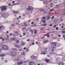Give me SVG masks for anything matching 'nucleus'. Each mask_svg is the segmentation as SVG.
<instances>
[{"instance_id":"obj_1","label":"nucleus","mask_w":65,"mask_h":65,"mask_svg":"<svg viewBox=\"0 0 65 65\" xmlns=\"http://www.w3.org/2000/svg\"><path fill=\"white\" fill-rule=\"evenodd\" d=\"M0 8L1 9V11H4L5 10H7L6 7V6L1 7Z\"/></svg>"},{"instance_id":"obj_2","label":"nucleus","mask_w":65,"mask_h":65,"mask_svg":"<svg viewBox=\"0 0 65 65\" xmlns=\"http://www.w3.org/2000/svg\"><path fill=\"white\" fill-rule=\"evenodd\" d=\"M2 49L4 50H7L8 49V47L5 45H4L2 47Z\"/></svg>"},{"instance_id":"obj_3","label":"nucleus","mask_w":65,"mask_h":65,"mask_svg":"<svg viewBox=\"0 0 65 65\" xmlns=\"http://www.w3.org/2000/svg\"><path fill=\"white\" fill-rule=\"evenodd\" d=\"M27 9L28 11H29V10L32 11V10L33 9V8L32 7L29 6L27 8Z\"/></svg>"},{"instance_id":"obj_4","label":"nucleus","mask_w":65,"mask_h":65,"mask_svg":"<svg viewBox=\"0 0 65 65\" xmlns=\"http://www.w3.org/2000/svg\"><path fill=\"white\" fill-rule=\"evenodd\" d=\"M47 49V48H45V49L44 51H43L41 53V55H42V54H43V55H45L46 54V52H47V50H46Z\"/></svg>"},{"instance_id":"obj_5","label":"nucleus","mask_w":65,"mask_h":65,"mask_svg":"<svg viewBox=\"0 0 65 65\" xmlns=\"http://www.w3.org/2000/svg\"><path fill=\"white\" fill-rule=\"evenodd\" d=\"M29 65H35V62H29L28 63Z\"/></svg>"},{"instance_id":"obj_6","label":"nucleus","mask_w":65,"mask_h":65,"mask_svg":"<svg viewBox=\"0 0 65 65\" xmlns=\"http://www.w3.org/2000/svg\"><path fill=\"white\" fill-rule=\"evenodd\" d=\"M15 54H16V53L15 52H14L12 53H11L10 54V55L12 56H14Z\"/></svg>"},{"instance_id":"obj_7","label":"nucleus","mask_w":65,"mask_h":65,"mask_svg":"<svg viewBox=\"0 0 65 65\" xmlns=\"http://www.w3.org/2000/svg\"><path fill=\"white\" fill-rule=\"evenodd\" d=\"M51 45H52L53 46H56V43H52L51 44Z\"/></svg>"},{"instance_id":"obj_8","label":"nucleus","mask_w":65,"mask_h":65,"mask_svg":"<svg viewBox=\"0 0 65 65\" xmlns=\"http://www.w3.org/2000/svg\"><path fill=\"white\" fill-rule=\"evenodd\" d=\"M37 58V57L34 56L33 55L31 56V59H36Z\"/></svg>"},{"instance_id":"obj_9","label":"nucleus","mask_w":65,"mask_h":65,"mask_svg":"<svg viewBox=\"0 0 65 65\" xmlns=\"http://www.w3.org/2000/svg\"><path fill=\"white\" fill-rule=\"evenodd\" d=\"M46 62L47 63H49V62H50V61L48 60V59L46 58L45 60Z\"/></svg>"},{"instance_id":"obj_10","label":"nucleus","mask_w":65,"mask_h":65,"mask_svg":"<svg viewBox=\"0 0 65 65\" xmlns=\"http://www.w3.org/2000/svg\"><path fill=\"white\" fill-rule=\"evenodd\" d=\"M47 2L46 1H43V3L44 4H47Z\"/></svg>"},{"instance_id":"obj_11","label":"nucleus","mask_w":65,"mask_h":65,"mask_svg":"<svg viewBox=\"0 0 65 65\" xmlns=\"http://www.w3.org/2000/svg\"><path fill=\"white\" fill-rule=\"evenodd\" d=\"M2 17H3L4 18H5L6 15H5V14H3L2 15Z\"/></svg>"},{"instance_id":"obj_12","label":"nucleus","mask_w":65,"mask_h":65,"mask_svg":"<svg viewBox=\"0 0 65 65\" xmlns=\"http://www.w3.org/2000/svg\"><path fill=\"white\" fill-rule=\"evenodd\" d=\"M19 3H17L14 4L13 5H19Z\"/></svg>"},{"instance_id":"obj_13","label":"nucleus","mask_w":65,"mask_h":65,"mask_svg":"<svg viewBox=\"0 0 65 65\" xmlns=\"http://www.w3.org/2000/svg\"><path fill=\"white\" fill-rule=\"evenodd\" d=\"M23 62H19V63L18 64V65H21V64H23Z\"/></svg>"},{"instance_id":"obj_14","label":"nucleus","mask_w":65,"mask_h":65,"mask_svg":"<svg viewBox=\"0 0 65 65\" xmlns=\"http://www.w3.org/2000/svg\"><path fill=\"white\" fill-rule=\"evenodd\" d=\"M30 32H31L32 34H33V31L32 29H30Z\"/></svg>"},{"instance_id":"obj_15","label":"nucleus","mask_w":65,"mask_h":65,"mask_svg":"<svg viewBox=\"0 0 65 65\" xmlns=\"http://www.w3.org/2000/svg\"><path fill=\"white\" fill-rule=\"evenodd\" d=\"M42 26H47V24H46V23H45L44 24H42Z\"/></svg>"},{"instance_id":"obj_16","label":"nucleus","mask_w":65,"mask_h":65,"mask_svg":"<svg viewBox=\"0 0 65 65\" xmlns=\"http://www.w3.org/2000/svg\"><path fill=\"white\" fill-rule=\"evenodd\" d=\"M59 65H64V64H63V63L60 62L59 63Z\"/></svg>"},{"instance_id":"obj_17","label":"nucleus","mask_w":65,"mask_h":65,"mask_svg":"<svg viewBox=\"0 0 65 65\" xmlns=\"http://www.w3.org/2000/svg\"><path fill=\"white\" fill-rule=\"evenodd\" d=\"M24 25L25 26H26V27H27L28 26L26 24V23H24Z\"/></svg>"},{"instance_id":"obj_18","label":"nucleus","mask_w":65,"mask_h":65,"mask_svg":"<svg viewBox=\"0 0 65 65\" xmlns=\"http://www.w3.org/2000/svg\"><path fill=\"white\" fill-rule=\"evenodd\" d=\"M48 40H46L44 41L43 42L44 43H47V42H48Z\"/></svg>"},{"instance_id":"obj_19","label":"nucleus","mask_w":65,"mask_h":65,"mask_svg":"<svg viewBox=\"0 0 65 65\" xmlns=\"http://www.w3.org/2000/svg\"><path fill=\"white\" fill-rule=\"evenodd\" d=\"M5 56V54H2L0 56H1V57H4V56Z\"/></svg>"},{"instance_id":"obj_20","label":"nucleus","mask_w":65,"mask_h":65,"mask_svg":"<svg viewBox=\"0 0 65 65\" xmlns=\"http://www.w3.org/2000/svg\"><path fill=\"white\" fill-rule=\"evenodd\" d=\"M15 46H16V47H18V48H19V46L18 45H15Z\"/></svg>"},{"instance_id":"obj_21","label":"nucleus","mask_w":65,"mask_h":65,"mask_svg":"<svg viewBox=\"0 0 65 65\" xmlns=\"http://www.w3.org/2000/svg\"><path fill=\"white\" fill-rule=\"evenodd\" d=\"M16 42L17 43H19L20 42L19 41V40H17L16 41Z\"/></svg>"},{"instance_id":"obj_22","label":"nucleus","mask_w":65,"mask_h":65,"mask_svg":"<svg viewBox=\"0 0 65 65\" xmlns=\"http://www.w3.org/2000/svg\"><path fill=\"white\" fill-rule=\"evenodd\" d=\"M34 33L35 34H37V30H34Z\"/></svg>"},{"instance_id":"obj_23","label":"nucleus","mask_w":65,"mask_h":65,"mask_svg":"<svg viewBox=\"0 0 65 65\" xmlns=\"http://www.w3.org/2000/svg\"><path fill=\"white\" fill-rule=\"evenodd\" d=\"M44 10L43 9H41L40 10V11H43Z\"/></svg>"},{"instance_id":"obj_24","label":"nucleus","mask_w":65,"mask_h":65,"mask_svg":"<svg viewBox=\"0 0 65 65\" xmlns=\"http://www.w3.org/2000/svg\"><path fill=\"white\" fill-rule=\"evenodd\" d=\"M3 27L2 26H0V29H3Z\"/></svg>"},{"instance_id":"obj_25","label":"nucleus","mask_w":65,"mask_h":65,"mask_svg":"<svg viewBox=\"0 0 65 65\" xmlns=\"http://www.w3.org/2000/svg\"><path fill=\"white\" fill-rule=\"evenodd\" d=\"M56 30H59V28L58 27H56L55 28Z\"/></svg>"},{"instance_id":"obj_26","label":"nucleus","mask_w":65,"mask_h":65,"mask_svg":"<svg viewBox=\"0 0 65 65\" xmlns=\"http://www.w3.org/2000/svg\"><path fill=\"white\" fill-rule=\"evenodd\" d=\"M49 27H52L53 26V25L52 24H50L49 25Z\"/></svg>"},{"instance_id":"obj_27","label":"nucleus","mask_w":65,"mask_h":65,"mask_svg":"<svg viewBox=\"0 0 65 65\" xmlns=\"http://www.w3.org/2000/svg\"><path fill=\"white\" fill-rule=\"evenodd\" d=\"M14 13H18V12H17V11H14Z\"/></svg>"},{"instance_id":"obj_28","label":"nucleus","mask_w":65,"mask_h":65,"mask_svg":"<svg viewBox=\"0 0 65 65\" xmlns=\"http://www.w3.org/2000/svg\"><path fill=\"white\" fill-rule=\"evenodd\" d=\"M5 39L6 40H9V38H5Z\"/></svg>"},{"instance_id":"obj_29","label":"nucleus","mask_w":65,"mask_h":65,"mask_svg":"<svg viewBox=\"0 0 65 65\" xmlns=\"http://www.w3.org/2000/svg\"><path fill=\"white\" fill-rule=\"evenodd\" d=\"M43 29H44V28H41L40 29V30H43Z\"/></svg>"},{"instance_id":"obj_30","label":"nucleus","mask_w":65,"mask_h":65,"mask_svg":"<svg viewBox=\"0 0 65 65\" xmlns=\"http://www.w3.org/2000/svg\"><path fill=\"white\" fill-rule=\"evenodd\" d=\"M26 28H23L22 29V30H26Z\"/></svg>"},{"instance_id":"obj_31","label":"nucleus","mask_w":65,"mask_h":65,"mask_svg":"<svg viewBox=\"0 0 65 65\" xmlns=\"http://www.w3.org/2000/svg\"><path fill=\"white\" fill-rule=\"evenodd\" d=\"M43 23H45V22H46V21L45 20H43Z\"/></svg>"},{"instance_id":"obj_32","label":"nucleus","mask_w":65,"mask_h":65,"mask_svg":"<svg viewBox=\"0 0 65 65\" xmlns=\"http://www.w3.org/2000/svg\"><path fill=\"white\" fill-rule=\"evenodd\" d=\"M54 18V16H53L52 18H51V20H53V19Z\"/></svg>"},{"instance_id":"obj_33","label":"nucleus","mask_w":65,"mask_h":65,"mask_svg":"<svg viewBox=\"0 0 65 65\" xmlns=\"http://www.w3.org/2000/svg\"><path fill=\"white\" fill-rule=\"evenodd\" d=\"M29 52V49H26V52Z\"/></svg>"},{"instance_id":"obj_34","label":"nucleus","mask_w":65,"mask_h":65,"mask_svg":"<svg viewBox=\"0 0 65 65\" xmlns=\"http://www.w3.org/2000/svg\"><path fill=\"white\" fill-rule=\"evenodd\" d=\"M23 36H25L26 34L25 33H24L23 34Z\"/></svg>"},{"instance_id":"obj_35","label":"nucleus","mask_w":65,"mask_h":65,"mask_svg":"<svg viewBox=\"0 0 65 65\" xmlns=\"http://www.w3.org/2000/svg\"><path fill=\"white\" fill-rule=\"evenodd\" d=\"M21 44H25V43L23 42L21 43Z\"/></svg>"},{"instance_id":"obj_36","label":"nucleus","mask_w":65,"mask_h":65,"mask_svg":"<svg viewBox=\"0 0 65 65\" xmlns=\"http://www.w3.org/2000/svg\"><path fill=\"white\" fill-rule=\"evenodd\" d=\"M27 41H28V42H29V41H30V40H29V39H27Z\"/></svg>"},{"instance_id":"obj_37","label":"nucleus","mask_w":65,"mask_h":65,"mask_svg":"<svg viewBox=\"0 0 65 65\" xmlns=\"http://www.w3.org/2000/svg\"><path fill=\"white\" fill-rule=\"evenodd\" d=\"M21 54L22 55H23L25 54V53L24 52H22Z\"/></svg>"},{"instance_id":"obj_38","label":"nucleus","mask_w":65,"mask_h":65,"mask_svg":"<svg viewBox=\"0 0 65 65\" xmlns=\"http://www.w3.org/2000/svg\"><path fill=\"white\" fill-rule=\"evenodd\" d=\"M59 7V5H56V7L58 8Z\"/></svg>"},{"instance_id":"obj_39","label":"nucleus","mask_w":65,"mask_h":65,"mask_svg":"<svg viewBox=\"0 0 65 65\" xmlns=\"http://www.w3.org/2000/svg\"><path fill=\"white\" fill-rule=\"evenodd\" d=\"M47 19L48 20H49L50 19V17H47Z\"/></svg>"},{"instance_id":"obj_40","label":"nucleus","mask_w":65,"mask_h":65,"mask_svg":"<svg viewBox=\"0 0 65 65\" xmlns=\"http://www.w3.org/2000/svg\"><path fill=\"white\" fill-rule=\"evenodd\" d=\"M54 10V9H52L50 11H53Z\"/></svg>"},{"instance_id":"obj_41","label":"nucleus","mask_w":65,"mask_h":65,"mask_svg":"<svg viewBox=\"0 0 65 65\" xmlns=\"http://www.w3.org/2000/svg\"><path fill=\"white\" fill-rule=\"evenodd\" d=\"M14 39H15L14 38H13L11 39V40H14Z\"/></svg>"},{"instance_id":"obj_42","label":"nucleus","mask_w":65,"mask_h":65,"mask_svg":"<svg viewBox=\"0 0 65 65\" xmlns=\"http://www.w3.org/2000/svg\"><path fill=\"white\" fill-rule=\"evenodd\" d=\"M18 33H19V32L18 31H16L15 32V33L16 34H18Z\"/></svg>"},{"instance_id":"obj_43","label":"nucleus","mask_w":65,"mask_h":65,"mask_svg":"<svg viewBox=\"0 0 65 65\" xmlns=\"http://www.w3.org/2000/svg\"><path fill=\"white\" fill-rule=\"evenodd\" d=\"M62 32L63 33H65V31H62Z\"/></svg>"},{"instance_id":"obj_44","label":"nucleus","mask_w":65,"mask_h":65,"mask_svg":"<svg viewBox=\"0 0 65 65\" xmlns=\"http://www.w3.org/2000/svg\"><path fill=\"white\" fill-rule=\"evenodd\" d=\"M56 25H54V28H56Z\"/></svg>"},{"instance_id":"obj_45","label":"nucleus","mask_w":65,"mask_h":65,"mask_svg":"<svg viewBox=\"0 0 65 65\" xmlns=\"http://www.w3.org/2000/svg\"><path fill=\"white\" fill-rule=\"evenodd\" d=\"M47 37H50V35H48L47 36Z\"/></svg>"},{"instance_id":"obj_46","label":"nucleus","mask_w":65,"mask_h":65,"mask_svg":"<svg viewBox=\"0 0 65 65\" xmlns=\"http://www.w3.org/2000/svg\"><path fill=\"white\" fill-rule=\"evenodd\" d=\"M41 39H44V38L43 37H42L41 38Z\"/></svg>"},{"instance_id":"obj_47","label":"nucleus","mask_w":65,"mask_h":65,"mask_svg":"<svg viewBox=\"0 0 65 65\" xmlns=\"http://www.w3.org/2000/svg\"><path fill=\"white\" fill-rule=\"evenodd\" d=\"M12 26H14V24H12L11 25Z\"/></svg>"},{"instance_id":"obj_48","label":"nucleus","mask_w":65,"mask_h":65,"mask_svg":"<svg viewBox=\"0 0 65 65\" xmlns=\"http://www.w3.org/2000/svg\"><path fill=\"white\" fill-rule=\"evenodd\" d=\"M33 24H34V22H32L31 23V24L33 25Z\"/></svg>"},{"instance_id":"obj_49","label":"nucleus","mask_w":65,"mask_h":65,"mask_svg":"<svg viewBox=\"0 0 65 65\" xmlns=\"http://www.w3.org/2000/svg\"><path fill=\"white\" fill-rule=\"evenodd\" d=\"M38 42H36V44H38Z\"/></svg>"},{"instance_id":"obj_50","label":"nucleus","mask_w":65,"mask_h":65,"mask_svg":"<svg viewBox=\"0 0 65 65\" xmlns=\"http://www.w3.org/2000/svg\"><path fill=\"white\" fill-rule=\"evenodd\" d=\"M23 16H25V14H23Z\"/></svg>"},{"instance_id":"obj_51","label":"nucleus","mask_w":65,"mask_h":65,"mask_svg":"<svg viewBox=\"0 0 65 65\" xmlns=\"http://www.w3.org/2000/svg\"><path fill=\"white\" fill-rule=\"evenodd\" d=\"M12 34H10V36H12Z\"/></svg>"},{"instance_id":"obj_52","label":"nucleus","mask_w":65,"mask_h":65,"mask_svg":"<svg viewBox=\"0 0 65 65\" xmlns=\"http://www.w3.org/2000/svg\"><path fill=\"white\" fill-rule=\"evenodd\" d=\"M24 49L25 50H26V47H24Z\"/></svg>"},{"instance_id":"obj_53","label":"nucleus","mask_w":65,"mask_h":65,"mask_svg":"<svg viewBox=\"0 0 65 65\" xmlns=\"http://www.w3.org/2000/svg\"><path fill=\"white\" fill-rule=\"evenodd\" d=\"M62 37H63V38H64L65 37V35H63V36Z\"/></svg>"},{"instance_id":"obj_54","label":"nucleus","mask_w":65,"mask_h":65,"mask_svg":"<svg viewBox=\"0 0 65 65\" xmlns=\"http://www.w3.org/2000/svg\"><path fill=\"white\" fill-rule=\"evenodd\" d=\"M52 54H53V53H50V55H52Z\"/></svg>"},{"instance_id":"obj_55","label":"nucleus","mask_w":65,"mask_h":65,"mask_svg":"<svg viewBox=\"0 0 65 65\" xmlns=\"http://www.w3.org/2000/svg\"><path fill=\"white\" fill-rule=\"evenodd\" d=\"M12 3H15V2L14 1H13L12 2Z\"/></svg>"},{"instance_id":"obj_56","label":"nucleus","mask_w":65,"mask_h":65,"mask_svg":"<svg viewBox=\"0 0 65 65\" xmlns=\"http://www.w3.org/2000/svg\"><path fill=\"white\" fill-rule=\"evenodd\" d=\"M53 3H51L50 4V5H53Z\"/></svg>"},{"instance_id":"obj_57","label":"nucleus","mask_w":65,"mask_h":65,"mask_svg":"<svg viewBox=\"0 0 65 65\" xmlns=\"http://www.w3.org/2000/svg\"><path fill=\"white\" fill-rule=\"evenodd\" d=\"M43 20H45V17H43Z\"/></svg>"},{"instance_id":"obj_58","label":"nucleus","mask_w":65,"mask_h":65,"mask_svg":"<svg viewBox=\"0 0 65 65\" xmlns=\"http://www.w3.org/2000/svg\"><path fill=\"white\" fill-rule=\"evenodd\" d=\"M7 37H9V35H8L7 36Z\"/></svg>"},{"instance_id":"obj_59","label":"nucleus","mask_w":65,"mask_h":65,"mask_svg":"<svg viewBox=\"0 0 65 65\" xmlns=\"http://www.w3.org/2000/svg\"><path fill=\"white\" fill-rule=\"evenodd\" d=\"M58 37H61V35H58Z\"/></svg>"},{"instance_id":"obj_60","label":"nucleus","mask_w":65,"mask_h":65,"mask_svg":"<svg viewBox=\"0 0 65 65\" xmlns=\"http://www.w3.org/2000/svg\"><path fill=\"white\" fill-rule=\"evenodd\" d=\"M51 33H49L47 34V35H49V34H50Z\"/></svg>"},{"instance_id":"obj_61","label":"nucleus","mask_w":65,"mask_h":65,"mask_svg":"<svg viewBox=\"0 0 65 65\" xmlns=\"http://www.w3.org/2000/svg\"><path fill=\"white\" fill-rule=\"evenodd\" d=\"M10 5H11V4H8V5H9V6H10Z\"/></svg>"},{"instance_id":"obj_62","label":"nucleus","mask_w":65,"mask_h":65,"mask_svg":"<svg viewBox=\"0 0 65 65\" xmlns=\"http://www.w3.org/2000/svg\"><path fill=\"white\" fill-rule=\"evenodd\" d=\"M32 45H34V43H33L32 44Z\"/></svg>"},{"instance_id":"obj_63","label":"nucleus","mask_w":65,"mask_h":65,"mask_svg":"<svg viewBox=\"0 0 65 65\" xmlns=\"http://www.w3.org/2000/svg\"><path fill=\"white\" fill-rule=\"evenodd\" d=\"M36 21H38V19L37 18L36 19Z\"/></svg>"},{"instance_id":"obj_64","label":"nucleus","mask_w":65,"mask_h":65,"mask_svg":"<svg viewBox=\"0 0 65 65\" xmlns=\"http://www.w3.org/2000/svg\"><path fill=\"white\" fill-rule=\"evenodd\" d=\"M19 51L20 52H21L22 51V50H19Z\"/></svg>"}]
</instances>
